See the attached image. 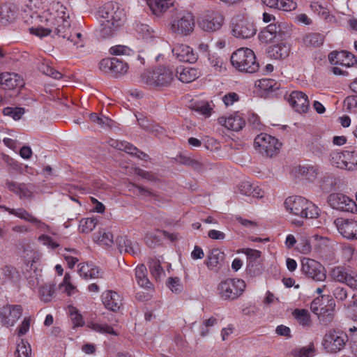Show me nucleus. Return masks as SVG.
Wrapping results in <instances>:
<instances>
[{"instance_id": "23", "label": "nucleus", "mask_w": 357, "mask_h": 357, "mask_svg": "<svg viewBox=\"0 0 357 357\" xmlns=\"http://www.w3.org/2000/svg\"><path fill=\"white\" fill-rule=\"evenodd\" d=\"M281 26L278 22H273L268 24L261 30L259 34V40L263 43H270L278 36H281Z\"/></svg>"}, {"instance_id": "54", "label": "nucleus", "mask_w": 357, "mask_h": 357, "mask_svg": "<svg viewBox=\"0 0 357 357\" xmlns=\"http://www.w3.org/2000/svg\"><path fill=\"white\" fill-rule=\"evenodd\" d=\"M149 270L153 277L157 280L165 275V271L160 265V262L158 259H151L149 261Z\"/></svg>"}, {"instance_id": "37", "label": "nucleus", "mask_w": 357, "mask_h": 357, "mask_svg": "<svg viewBox=\"0 0 357 357\" xmlns=\"http://www.w3.org/2000/svg\"><path fill=\"white\" fill-rule=\"evenodd\" d=\"M223 257L224 253L219 249H213L208 255L205 264L209 269L213 270L218 267L220 261L222 260Z\"/></svg>"}, {"instance_id": "5", "label": "nucleus", "mask_w": 357, "mask_h": 357, "mask_svg": "<svg viewBox=\"0 0 357 357\" xmlns=\"http://www.w3.org/2000/svg\"><path fill=\"white\" fill-rule=\"evenodd\" d=\"M246 287L244 280L238 278H227L221 281L217 287L218 294L222 301H234L238 298Z\"/></svg>"}, {"instance_id": "51", "label": "nucleus", "mask_w": 357, "mask_h": 357, "mask_svg": "<svg viewBox=\"0 0 357 357\" xmlns=\"http://www.w3.org/2000/svg\"><path fill=\"white\" fill-rule=\"evenodd\" d=\"M315 348L313 343H310L306 347L295 349L292 351L294 357H311L314 355Z\"/></svg>"}, {"instance_id": "26", "label": "nucleus", "mask_w": 357, "mask_h": 357, "mask_svg": "<svg viewBox=\"0 0 357 357\" xmlns=\"http://www.w3.org/2000/svg\"><path fill=\"white\" fill-rule=\"evenodd\" d=\"M5 187L9 191L19 196L20 199L29 198L32 196V191L25 183H19L15 181L6 180Z\"/></svg>"}, {"instance_id": "21", "label": "nucleus", "mask_w": 357, "mask_h": 357, "mask_svg": "<svg viewBox=\"0 0 357 357\" xmlns=\"http://www.w3.org/2000/svg\"><path fill=\"white\" fill-rule=\"evenodd\" d=\"M328 59L332 64L345 67H351L357 63L356 56L352 53L347 51L331 52L328 55Z\"/></svg>"}, {"instance_id": "42", "label": "nucleus", "mask_w": 357, "mask_h": 357, "mask_svg": "<svg viewBox=\"0 0 357 357\" xmlns=\"http://www.w3.org/2000/svg\"><path fill=\"white\" fill-rule=\"evenodd\" d=\"M336 183V178L326 173L319 181V186L323 192H328L334 189Z\"/></svg>"}, {"instance_id": "63", "label": "nucleus", "mask_w": 357, "mask_h": 357, "mask_svg": "<svg viewBox=\"0 0 357 357\" xmlns=\"http://www.w3.org/2000/svg\"><path fill=\"white\" fill-rule=\"evenodd\" d=\"M344 107L349 112H356L357 111V96H350L344 100Z\"/></svg>"}, {"instance_id": "52", "label": "nucleus", "mask_w": 357, "mask_h": 357, "mask_svg": "<svg viewBox=\"0 0 357 357\" xmlns=\"http://www.w3.org/2000/svg\"><path fill=\"white\" fill-rule=\"evenodd\" d=\"M31 354V349L28 342L21 340L17 344L15 351V357H30Z\"/></svg>"}, {"instance_id": "46", "label": "nucleus", "mask_w": 357, "mask_h": 357, "mask_svg": "<svg viewBox=\"0 0 357 357\" xmlns=\"http://www.w3.org/2000/svg\"><path fill=\"white\" fill-rule=\"evenodd\" d=\"M136 31L138 37L146 42L155 37L153 30L147 24H140L137 26Z\"/></svg>"}, {"instance_id": "30", "label": "nucleus", "mask_w": 357, "mask_h": 357, "mask_svg": "<svg viewBox=\"0 0 357 357\" xmlns=\"http://www.w3.org/2000/svg\"><path fill=\"white\" fill-rule=\"evenodd\" d=\"M22 85V80L16 73H2L0 74V86L3 89H13Z\"/></svg>"}, {"instance_id": "14", "label": "nucleus", "mask_w": 357, "mask_h": 357, "mask_svg": "<svg viewBox=\"0 0 357 357\" xmlns=\"http://www.w3.org/2000/svg\"><path fill=\"white\" fill-rule=\"evenodd\" d=\"M330 275L334 280L345 283L351 289H357V275L347 268L335 267L331 270Z\"/></svg>"}, {"instance_id": "32", "label": "nucleus", "mask_w": 357, "mask_h": 357, "mask_svg": "<svg viewBox=\"0 0 357 357\" xmlns=\"http://www.w3.org/2000/svg\"><path fill=\"white\" fill-rule=\"evenodd\" d=\"M290 52V47L285 43H280L269 47L268 56L275 59H284L287 58Z\"/></svg>"}, {"instance_id": "60", "label": "nucleus", "mask_w": 357, "mask_h": 357, "mask_svg": "<svg viewBox=\"0 0 357 357\" xmlns=\"http://www.w3.org/2000/svg\"><path fill=\"white\" fill-rule=\"evenodd\" d=\"M70 317L73 324V328L82 326L84 324L83 317L78 312L77 308L72 307L70 309Z\"/></svg>"}, {"instance_id": "49", "label": "nucleus", "mask_w": 357, "mask_h": 357, "mask_svg": "<svg viewBox=\"0 0 357 357\" xmlns=\"http://www.w3.org/2000/svg\"><path fill=\"white\" fill-rule=\"evenodd\" d=\"M98 223L96 218H82L79 221V229L82 233H89L93 230Z\"/></svg>"}, {"instance_id": "1", "label": "nucleus", "mask_w": 357, "mask_h": 357, "mask_svg": "<svg viewBox=\"0 0 357 357\" xmlns=\"http://www.w3.org/2000/svg\"><path fill=\"white\" fill-rule=\"evenodd\" d=\"M26 12H29L31 23L29 28L31 34L43 38L52 33L66 38L74 45L82 47L81 33H72L70 15L67 8L61 2L51 0H29L26 4Z\"/></svg>"}, {"instance_id": "19", "label": "nucleus", "mask_w": 357, "mask_h": 357, "mask_svg": "<svg viewBox=\"0 0 357 357\" xmlns=\"http://www.w3.org/2000/svg\"><path fill=\"white\" fill-rule=\"evenodd\" d=\"M172 53L176 58L182 62L193 63L197 61L198 56L192 47L184 44H177L172 49Z\"/></svg>"}, {"instance_id": "35", "label": "nucleus", "mask_w": 357, "mask_h": 357, "mask_svg": "<svg viewBox=\"0 0 357 357\" xmlns=\"http://www.w3.org/2000/svg\"><path fill=\"white\" fill-rule=\"evenodd\" d=\"M292 315L303 328H308L311 327L312 321L307 310L296 308L293 311Z\"/></svg>"}, {"instance_id": "55", "label": "nucleus", "mask_w": 357, "mask_h": 357, "mask_svg": "<svg viewBox=\"0 0 357 357\" xmlns=\"http://www.w3.org/2000/svg\"><path fill=\"white\" fill-rule=\"evenodd\" d=\"M128 188L129 191H132L137 196L144 198H153L154 199L156 198V195L153 192L142 187L131 184Z\"/></svg>"}, {"instance_id": "12", "label": "nucleus", "mask_w": 357, "mask_h": 357, "mask_svg": "<svg viewBox=\"0 0 357 357\" xmlns=\"http://www.w3.org/2000/svg\"><path fill=\"white\" fill-rule=\"evenodd\" d=\"M301 271L315 281H324L326 278V270L319 262L309 258L301 261Z\"/></svg>"}, {"instance_id": "4", "label": "nucleus", "mask_w": 357, "mask_h": 357, "mask_svg": "<svg viewBox=\"0 0 357 357\" xmlns=\"http://www.w3.org/2000/svg\"><path fill=\"white\" fill-rule=\"evenodd\" d=\"M231 62L241 72L254 73L259 68L254 52L249 48L241 47L236 50L231 56Z\"/></svg>"}, {"instance_id": "57", "label": "nucleus", "mask_w": 357, "mask_h": 357, "mask_svg": "<svg viewBox=\"0 0 357 357\" xmlns=\"http://www.w3.org/2000/svg\"><path fill=\"white\" fill-rule=\"evenodd\" d=\"M348 171L357 170V149L346 151Z\"/></svg>"}, {"instance_id": "9", "label": "nucleus", "mask_w": 357, "mask_h": 357, "mask_svg": "<svg viewBox=\"0 0 357 357\" xmlns=\"http://www.w3.org/2000/svg\"><path fill=\"white\" fill-rule=\"evenodd\" d=\"M254 145L262 155L272 157L279 152L282 144L275 137L261 133L255 138Z\"/></svg>"}, {"instance_id": "48", "label": "nucleus", "mask_w": 357, "mask_h": 357, "mask_svg": "<svg viewBox=\"0 0 357 357\" xmlns=\"http://www.w3.org/2000/svg\"><path fill=\"white\" fill-rule=\"evenodd\" d=\"M64 251L66 253H63L64 259L66 261L68 268H73L77 262L79 261L77 256L79 255V251L73 248H65Z\"/></svg>"}, {"instance_id": "38", "label": "nucleus", "mask_w": 357, "mask_h": 357, "mask_svg": "<svg viewBox=\"0 0 357 357\" xmlns=\"http://www.w3.org/2000/svg\"><path fill=\"white\" fill-rule=\"evenodd\" d=\"M0 208L4 209L5 211H8L10 214L13 215L20 218L21 220H25L30 223H31L32 221L35 220V216H33L31 213H30L23 208L15 209L8 208L3 205H0Z\"/></svg>"}, {"instance_id": "50", "label": "nucleus", "mask_w": 357, "mask_h": 357, "mask_svg": "<svg viewBox=\"0 0 357 357\" xmlns=\"http://www.w3.org/2000/svg\"><path fill=\"white\" fill-rule=\"evenodd\" d=\"M91 122L96 123L101 128L111 127L112 126V120L105 116H100L97 113L92 112L89 115Z\"/></svg>"}, {"instance_id": "43", "label": "nucleus", "mask_w": 357, "mask_h": 357, "mask_svg": "<svg viewBox=\"0 0 357 357\" xmlns=\"http://www.w3.org/2000/svg\"><path fill=\"white\" fill-rule=\"evenodd\" d=\"M241 252L246 255L248 261V268L251 271L250 268L257 263L261 257V252L259 250L252 248H243Z\"/></svg>"}, {"instance_id": "36", "label": "nucleus", "mask_w": 357, "mask_h": 357, "mask_svg": "<svg viewBox=\"0 0 357 357\" xmlns=\"http://www.w3.org/2000/svg\"><path fill=\"white\" fill-rule=\"evenodd\" d=\"M55 284L53 283H45L40 286L38 296L41 301L44 303L50 302L54 297Z\"/></svg>"}, {"instance_id": "16", "label": "nucleus", "mask_w": 357, "mask_h": 357, "mask_svg": "<svg viewBox=\"0 0 357 357\" xmlns=\"http://www.w3.org/2000/svg\"><path fill=\"white\" fill-rule=\"evenodd\" d=\"M224 22V17L218 12H212L202 17L198 22L199 26L207 32L219 30Z\"/></svg>"}, {"instance_id": "64", "label": "nucleus", "mask_w": 357, "mask_h": 357, "mask_svg": "<svg viewBox=\"0 0 357 357\" xmlns=\"http://www.w3.org/2000/svg\"><path fill=\"white\" fill-rule=\"evenodd\" d=\"M2 274L4 280H15L19 276L16 269L13 266H6L2 269Z\"/></svg>"}, {"instance_id": "13", "label": "nucleus", "mask_w": 357, "mask_h": 357, "mask_svg": "<svg viewBox=\"0 0 357 357\" xmlns=\"http://www.w3.org/2000/svg\"><path fill=\"white\" fill-rule=\"evenodd\" d=\"M22 313V305L7 304L0 308V323L6 327L13 326Z\"/></svg>"}, {"instance_id": "2", "label": "nucleus", "mask_w": 357, "mask_h": 357, "mask_svg": "<svg viewBox=\"0 0 357 357\" xmlns=\"http://www.w3.org/2000/svg\"><path fill=\"white\" fill-rule=\"evenodd\" d=\"M98 13L100 17L103 19L100 31L104 38L112 36L116 29L119 27L126 19L123 10L114 2H107L104 4Z\"/></svg>"}, {"instance_id": "40", "label": "nucleus", "mask_w": 357, "mask_h": 357, "mask_svg": "<svg viewBox=\"0 0 357 357\" xmlns=\"http://www.w3.org/2000/svg\"><path fill=\"white\" fill-rule=\"evenodd\" d=\"M328 305H324L323 310L317 314L319 319L324 323L331 322L333 319L335 303L333 300L326 298Z\"/></svg>"}, {"instance_id": "62", "label": "nucleus", "mask_w": 357, "mask_h": 357, "mask_svg": "<svg viewBox=\"0 0 357 357\" xmlns=\"http://www.w3.org/2000/svg\"><path fill=\"white\" fill-rule=\"evenodd\" d=\"M167 287L171 289V291L176 294H179L183 290V285L181 282V280L178 278H169L168 279Z\"/></svg>"}, {"instance_id": "17", "label": "nucleus", "mask_w": 357, "mask_h": 357, "mask_svg": "<svg viewBox=\"0 0 357 357\" xmlns=\"http://www.w3.org/2000/svg\"><path fill=\"white\" fill-rule=\"evenodd\" d=\"M340 234L347 239H357V221L342 218H336L334 221Z\"/></svg>"}, {"instance_id": "45", "label": "nucleus", "mask_w": 357, "mask_h": 357, "mask_svg": "<svg viewBox=\"0 0 357 357\" xmlns=\"http://www.w3.org/2000/svg\"><path fill=\"white\" fill-rule=\"evenodd\" d=\"M324 41V35L319 33H310L303 38V42L307 46L319 47Z\"/></svg>"}, {"instance_id": "20", "label": "nucleus", "mask_w": 357, "mask_h": 357, "mask_svg": "<svg viewBox=\"0 0 357 357\" xmlns=\"http://www.w3.org/2000/svg\"><path fill=\"white\" fill-rule=\"evenodd\" d=\"M289 102L298 113H305L308 111L309 100L307 95L302 91H292L289 96Z\"/></svg>"}, {"instance_id": "6", "label": "nucleus", "mask_w": 357, "mask_h": 357, "mask_svg": "<svg viewBox=\"0 0 357 357\" xmlns=\"http://www.w3.org/2000/svg\"><path fill=\"white\" fill-rule=\"evenodd\" d=\"M142 79L150 86H167L174 79V73L168 67H160L153 70L144 71L142 75Z\"/></svg>"}, {"instance_id": "11", "label": "nucleus", "mask_w": 357, "mask_h": 357, "mask_svg": "<svg viewBox=\"0 0 357 357\" xmlns=\"http://www.w3.org/2000/svg\"><path fill=\"white\" fill-rule=\"evenodd\" d=\"M99 68L105 74L118 77L128 71V65L123 61L115 57L105 58L100 61Z\"/></svg>"}, {"instance_id": "8", "label": "nucleus", "mask_w": 357, "mask_h": 357, "mask_svg": "<svg viewBox=\"0 0 357 357\" xmlns=\"http://www.w3.org/2000/svg\"><path fill=\"white\" fill-rule=\"evenodd\" d=\"M349 337L347 333L337 330H330L324 336L322 346L327 353L337 354L342 351Z\"/></svg>"}, {"instance_id": "34", "label": "nucleus", "mask_w": 357, "mask_h": 357, "mask_svg": "<svg viewBox=\"0 0 357 357\" xmlns=\"http://www.w3.org/2000/svg\"><path fill=\"white\" fill-rule=\"evenodd\" d=\"M152 12L159 15L173 6L172 0H146Z\"/></svg>"}, {"instance_id": "33", "label": "nucleus", "mask_w": 357, "mask_h": 357, "mask_svg": "<svg viewBox=\"0 0 357 357\" xmlns=\"http://www.w3.org/2000/svg\"><path fill=\"white\" fill-rule=\"evenodd\" d=\"M135 279L137 284L145 289L152 288V283L147 277V269L145 265L139 264L135 268Z\"/></svg>"}, {"instance_id": "15", "label": "nucleus", "mask_w": 357, "mask_h": 357, "mask_svg": "<svg viewBox=\"0 0 357 357\" xmlns=\"http://www.w3.org/2000/svg\"><path fill=\"white\" fill-rule=\"evenodd\" d=\"M328 204L334 209L353 212L356 208L355 202L349 197L341 193H332L328 197Z\"/></svg>"}, {"instance_id": "53", "label": "nucleus", "mask_w": 357, "mask_h": 357, "mask_svg": "<svg viewBox=\"0 0 357 357\" xmlns=\"http://www.w3.org/2000/svg\"><path fill=\"white\" fill-rule=\"evenodd\" d=\"M139 125L144 130L149 131L155 135L162 132V128L158 125H151L146 119L139 117L136 115Z\"/></svg>"}, {"instance_id": "56", "label": "nucleus", "mask_w": 357, "mask_h": 357, "mask_svg": "<svg viewBox=\"0 0 357 357\" xmlns=\"http://www.w3.org/2000/svg\"><path fill=\"white\" fill-rule=\"evenodd\" d=\"M88 326L93 331L102 334H115L112 327L107 324H101L98 323H89Z\"/></svg>"}, {"instance_id": "59", "label": "nucleus", "mask_w": 357, "mask_h": 357, "mask_svg": "<svg viewBox=\"0 0 357 357\" xmlns=\"http://www.w3.org/2000/svg\"><path fill=\"white\" fill-rule=\"evenodd\" d=\"M208 61L211 66L215 71L221 73L222 70L226 69L225 63H224L222 58L216 55H210Z\"/></svg>"}, {"instance_id": "47", "label": "nucleus", "mask_w": 357, "mask_h": 357, "mask_svg": "<svg viewBox=\"0 0 357 357\" xmlns=\"http://www.w3.org/2000/svg\"><path fill=\"white\" fill-rule=\"evenodd\" d=\"M307 146L314 154L320 155L326 149V143L321 137H316L309 142Z\"/></svg>"}, {"instance_id": "7", "label": "nucleus", "mask_w": 357, "mask_h": 357, "mask_svg": "<svg viewBox=\"0 0 357 357\" xmlns=\"http://www.w3.org/2000/svg\"><path fill=\"white\" fill-rule=\"evenodd\" d=\"M195 28V17L190 12L179 13L173 16L169 22V30L179 36L190 35Z\"/></svg>"}, {"instance_id": "25", "label": "nucleus", "mask_w": 357, "mask_h": 357, "mask_svg": "<svg viewBox=\"0 0 357 357\" xmlns=\"http://www.w3.org/2000/svg\"><path fill=\"white\" fill-rule=\"evenodd\" d=\"M218 121L228 130L239 131L245 126L244 119L237 113L228 117H220Z\"/></svg>"}, {"instance_id": "61", "label": "nucleus", "mask_w": 357, "mask_h": 357, "mask_svg": "<svg viewBox=\"0 0 357 357\" xmlns=\"http://www.w3.org/2000/svg\"><path fill=\"white\" fill-rule=\"evenodd\" d=\"M349 332L351 351L355 357H357V327L350 328Z\"/></svg>"}, {"instance_id": "41", "label": "nucleus", "mask_w": 357, "mask_h": 357, "mask_svg": "<svg viewBox=\"0 0 357 357\" xmlns=\"http://www.w3.org/2000/svg\"><path fill=\"white\" fill-rule=\"evenodd\" d=\"M3 160L7 165L8 174L13 176L17 174H20L23 172V165L18 162L13 158L8 155L3 157Z\"/></svg>"}, {"instance_id": "27", "label": "nucleus", "mask_w": 357, "mask_h": 357, "mask_svg": "<svg viewBox=\"0 0 357 357\" xmlns=\"http://www.w3.org/2000/svg\"><path fill=\"white\" fill-rule=\"evenodd\" d=\"M78 267L79 275L85 279H95L102 276L101 269L92 263H81Z\"/></svg>"}, {"instance_id": "39", "label": "nucleus", "mask_w": 357, "mask_h": 357, "mask_svg": "<svg viewBox=\"0 0 357 357\" xmlns=\"http://www.w3.org/2000/svg\"><path fill=\"white\" fill-rule=\"evenodd\" d=\"M331 162L333 166L337 168L348 170L346 151L333 152L331 155Z\"/></svg>"}, {"instance_id": "58", "label": "nucleus", "mask_w": 357, "mask_h": 357, "mask_svg": "<svg viewBox=\"0 0 357 357\" xmlns=\"http://www.w3.org/2000/svg\"><path fill=\"white\" fill-rule=\"evenodd\" d=\"M24 113V109L22 107H7L3 109L5 116H11L14 120H19Z\"/></svg>"}, {"instance_id": "18", "label": "nucleus", "mask_w": 357, "mask_h": 357, "mask_svg": "<svg viewBox=\"0 0 357 357\" xmlns=\"http://www.w3.org/2000/svg\"><path fill=\"white\" fill-rule=\"evenodd\" d=\"M101 299L105 308L112 312H118L123 307V298L115 291H105L101 295Z\"/></svg>"}, {"instance_id": "24", "label": "nucleus", "mask_w": 357, "mask_h": 357, "mask_svg": "<svg viewBox=\"0 0 357 357\" xmlns=\"http://www.w3.org/2000/svg\"><path fill=\"white\" fill-rule=\"evenodd\" d=\"M112 146L116 149L125 151L126 153L134 155L138 158L147 161L149 159V155L139 150L136 146L126 141H115L113 142Z\"/></svg>"}, {"instance_id": "31", "label": "nucleus", "mask_w": 357, "mask_h": 357, "mask_svg": "<svg viewBox=\"0 0 357 357\" xmlns=\"http://www.w3.org/2000/svg\"><path fill=\"white\" fill-rule=\"evenodd\" d=\"M238 188L241 195L257 198L264 197V191L257 184L252 183L250 181L241 182Z\"/></svg>"}, {"instance_id": "29", "label": "nucleus", "mask_w": 357, "mask_h": 357, "mask_svg": "<svg viewBox=\"0 0 357 357\" xmlns=\"http://www.w3.org/2000/svg\"><path fill=\"white\" fill-rule=\"evenodd\" d=\"M176 75L181 82L189 83L198 78L200 73L197 68L181 66L176 68Z\"/></svg>"}, {"instance_id": "3", "label": "nucleus", "mask_w": 357, "mask_h": 357, "mask_svg": "<svg viewBox=\"0 0 357 357\" xmlns=\"http://www.w3.org/2000/svg\"><path fill=\"white\" fill-rule=\"evenodd\" d=\"M284 204L288 212L301 218H317L319 214L315 204L301 196L289 197Z\"/></svg>"}, {"instance_id": "10", "label": "nucleus", "mask_w": 357, "mask_h": 357, "mask_svg": "<svg viewBox=\"0 0 357 357\" xmlns=\"http://www.w3.org/2000/svg\"><path fill=\"white\" fill-rule=\"evenodd\" d=\"M230 26L231 34L238 38H250L257 32L254 23L241 15L232 18Z\"/></svg>"}, {"instance_id": "28", "label": "nucleus", "mask_w": 357, "mask_h": 357, "mask_svg": "<svg viewBox=\"0 0 357 357\" xmlns=\"http://www.w3.org/2000/svg\"><path fill=\"white\" fill-rule=\"evenodd\" d=\"M190 107L199 114L205 118H208L213 112L215 105L213 101L193 100L191 102Z\"/></svg>"}, {"instance_id": "44", "label": "nucleus", "mask_w": 357, "mask_h": 357, "mask_svg": "<svg viewBox=\"0 0 357 357\" xmlns=\"http://www.w3.org/2000/svg\"><path fill=\"white\" fill-rule=\"evenodd\" d=\"M120 252L135 254L131 241L126 236H120L116 240Z\"/></svg>"}, {"instance_id": "22", "label": "nucleus", "mask_w": 357, "mask_h": 357, "mask_svg": "<svg viewBox=\"0 0 357 357\" xmlns=\"http://www.w3.org/2000/svg\"><path fill=\"white\" fill-rule=\"evenodd\" d=\"M298 174L305 180L314 182L321 172L320 167L316 164H303L298 167Z\"/></svg>"}]
</instances>
